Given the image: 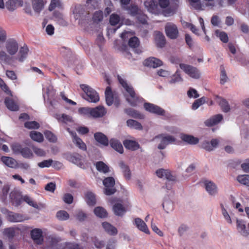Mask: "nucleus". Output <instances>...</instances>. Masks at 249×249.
Listing matches in <instances>:
<instances>
[{"instance_id": "1", "label": "nucleus", "mask_w": 249, "mask_h": 249, "mask_svg": "<svg viewBox=\"0 0 249 249\" xmlns=\"http://www.w3.org/2000/svg\"><path fill=\"white\" fill-rule=\"evenodd\" d=\"M93 0H87L84 7L79 5L75 7L73 13L75 19H79L85 30L91 29L93 25Z\"/></svg>"}, {"instance_id": "2", "label": "nucleus", "mask_w": 249, "mask_h": 249, "mask_svg": "<svg viewBox=\"0 0 249 249\" xmlns=\"http://www.w3.org/2000/svg\"><path fill=\"white\" fill-rule=\"evenodd\" d=\"M118 80L119 83L127 93V94L124 95L126 101L131 106L136 107L142 98L137 95L133 87L128 85L126 81L119 75H118Z\"/></svg>"}, {"instance_id": "3", "label": "nucleus", "mask_w": 249, "mask_h": 249, "mask_svg": "<svg viewBox=\"0 0 249 249\" xmlns=\"http://www.w3.org/2000/svg\"><path fill=\"white\" fill-rule=\"evenodd\" d=\"M103 183L105 186L104 193L107 196H110L114 194L116 192V189L114 187L115 181L112 177L105 178L103 181Z\"/></svg>"}, {"instance_id": "4", "label": "nucleus", "mask_w": 249, "mask_h": 249, "mask_svg": "<svg viewBox=\"0 0 249 249\" xmlns=\"http://www.w3.org/2000/svg\"><path fill=\"white\" fill-rule=\"evenodd\" d=\"M155 138L161 139L160 143L158 146V149L160 150L165 148L168 144L174 143L176 141L174 137L165 134H159L156 136Z\"/></svg>"}, {"instance_id": "5", "label": "nucleus", "mask_w": 249, "mask_h": 249, "mask_svg": "<svg viewBox=\"0 0 249 249\" xmlns=\"http://www.w3.org/2000/svg\"><path fill=\"white\" fill-rule=\"evenodd\" d=\"M119 199L117 197L111 198L109 201L113 205L112 210L116 215L122 216L126 212V209L121 203L117 202Z\"/></svg>"}, {"instance_id": "6", "label": "nucleus", "mask_w": 249, "mask_h": 249, "mask_svg": "<svg viewBox=\"0 0 249 249\" xmlns=\"http://www.w3.org/2000/svg\"><path fill=\"white\" fill-rule=\"evenodd\" d=\"M179 67L181 70L190 77L195 79L199 78L200 73L196 68L185 63H179Z\"/></svg>"}, {"instance_id": "7", "label": "nucleus", "mask_w": 249, "mask_h": 249, "mask_svg": "<svg viewBox=\"0 0 249 249\" xmlns=\"http://www.w3.org/2000/svg\"><path fill=\"white\" fill-rule=\"evenodd\" d=\"M166 36L171 39L178 37V31L177 26L172 23H167L165 27Z\"/></svg>"}, {"instance_id": "8", "label": "nucleus", "mask_w": 249, "mask_h": 249, "mask_svg": "<svg viewBox=\"0 0 249 249\" xmlns=\"http://www.w3.org/2000/svg\"><path fill=\"white\" fill-rule=\"evenodd\" d=\"M5 49L10 55H15L18 49V44L14 39H8L5 43Z\"/></svg>"}, {"instance_id": "9", "label": "nucleus", "mask_w": 249, "mask_h": 249, "mask_svg": "<svg viewBox=\"0 0 249 249\" xmlns=\"http://www.w3.org/2000/svg\"><path fill=\"white\" fill-rule=\"evenodd\" d=\"M144 109L151 113L159 115H164L165 110L160 107L150 103H145L143 105Z\"/></svg>"}, {"instance_id": "10", "label": "nucleus", "mask_w": 249, "mask_h": 249, "mask_svg": "<svg viewBox=\"0 0 249 249\" xmlns=\"http://www.w3.org/2000/svg\"><path fill=\"white\" fill-rule=\"evenodd\" d=\"M80 87L83 90L84 94L83 98L89 102H93V91L92 89L87 85L82 84Z\"/></svg>"}, {"instance_id": "11", "label": "nucleus", "mask_w": 249, "mask_h": 249, "mask_svg": "<svg viewBox=\"0 0 249 249\" xmlns=\"http://www.w3.org/2000/svg\"><path fill=\"white\" fill-rule=\"evenodd\" d=\"M157 176L160 178H165L169 181H175L176 177L173 175L171 172L168 170L160 169L156 172Z\"/></svg>"}, {"instance_id": "12", "label": "nucleus", "mask_w": 249, "mask_h": 249, "mask_svg": "<svg viewBox=\"0 0 249 249\" xmlns=\"http://www.w3.org/2000/svg\"><path fill=\"white\" fill-rule=\"evenodd\" d=\"M67 130L72 136V142L76 145V146L83 150H86L87 147L85 143L77 136L76 133L71 131L70 128H67Z\"/></svg>"}, {"instance_id": "13", "label": "nucleus", "mask_w": 249, "mask_h": 249, "mask_svg": "<svg viewBox=\"0 0 249 249\" xmlns=\"http://www.w3.org/2000/svg\"><path fill=\"white\" fill-rule=\"evenodd\" d=\"M106 102L107 104L110 106L113 103L114 99H116V94L115 91H113L109 86H107L105 92Z\"/></svg>"}, {"instance_id": "14", "label": "nucleus", "mask_w": 249, "mask_h": 249, "mask_svg": "<svg viewBox=\"0 0 249 249\" xmlns=\"http://www.w3.org/2000/svg\"><path fill=\"white\" fill-rule=\"evenodd\" d=\"M10 198L13 204L16 206L20 205L22 201L21 194L17 189H14L11 191Z\"/></svg>"}, {"instance_id": "15", "label": "nucleus", "mask_w": 249, "mask_h": 249, "mask_svg": "<svg viewBox=\"0 0 249 249\" xmlns=\"http://www.w3.org/2000/svg\"><path fill=\"white\" fill-rule=\"evenodd\" d=\"M94 140L99 143V145L107 146L109 144V140L107 137L101 132L94 133Z\"/></svg>"}, {"instance_id": "16", "label": "nucleus", "mask_w": 249, "mask_h": 249, "mask_svg": "<svg viewBox=\"0 0 249 249\" xmlns=\"http://www.w3.org/2000/svg\"><path fill=\"white\" fill-rule=\"evenodd\" d=\"M223 118L222 114H216L206 120L204 122V124L206 126H213L220 122L222 120Z\"/></svg>"}, {"instance_id": "17", "label": "nucleus", "mask_w": 249, "mask_h": 249, "mask_svg": "<svg viewBox=\"0 0 249 249\" xmlns=\"http://www.w3.org/2000/svg\"><path fill=\"white\" fill-rule=\"evenodd\" d=\"M223 118L222 114H216L206 120L204 122V124L206 126H213L220 122L222 120Z\"/></svg>"}, {"instance_id": "18", "label": "nucleus", "mask_w": 249, "mask_h": 249, "mask_svg": "<svg viewBox=\"0 0 249 249\" xmlns=\"http://www.w3.org/2000/svg\"><path fill=\"white\" fill-rule=\"evenodd\" d=\"M223 118L222 114H216L206 120L204 122V124L206 126H213L220 122L222 120Z\"/></svg>"}, {"instance_id": "19", "label": "nucleus", "mask_w": 249, "mask_h": 249, "mask_svg": "<svg viewBox=\"0 0 249 249\" xmlns=\"http://www.w3.org/2000/svg\"><path fill=\"white\" fill-rule=\"evenodd\" d=\"M7 218L9 221L12 222H20L27 219L23 215L12 212H7Z\"/></svg>"}, {"instance_id": "20", "label": "nucleus", "mask_w": 249, "mask_h": 249, "mask_svg": "<svg viewBox=\"0 0 249 249\" xmlns=\"http://www.w3.org/2000/svg\"><path fill=\"white\" fill-rule=\"evenodd\" d=\"M129 46L134 50V51L136 53H140L142 52L141 49L139 48L140 40L136 36H133L131 37L128 42Z\"/></svg>"}, {"instance_id": "21", "label": "nucleus", "mask_w": 249, "mask_h": 249, "mask_svg": "<svg viewBox=\"0 0 249 249\" xmlns=\"http://www.w3.org/2000/svg\"><path fill=\"white\" fill-rule=\"evenodd\" d=\"M147 10L151 13L157 14L158 12V5L154 0H146L144 3Z\"/></svg>"}, {"instance_id": "22", "label": "nucleus", "mask_w": 249, "mask_h": 249, "mask_svg": "<svg viewBox=\"0 0 249 249\" xmlns=\"http://www.w3.org/2000/svg\"><path fill=\"white\" fill-rule=\"evenodd\" d=\"M215 99L223 112H228L230 111L231 109L230 106L226 99L218 95L215 96Z\"/></svg>"}, {"instance_id": "23", "label": "nucleus", "mask_w": 249, "mask_h": 249, "mask_svg": "<svg viewBox=\"0 0 249 249\" xmlns=\"http://www.w3.org/2000/svg\"><path fill=\"white\" fill-rule=\"evenodd\" d=\"M31 235L32 239L38 244L43 242L42 232L41 230L35 229L31 231Z\"/></svg>"}, {"instance_id": "24", "label": "nucleus", "mask_w": 249, "mask_h": 249, "mask_svg": "<svg viewBox=\"0 0 249 249\" xmlns=\"http://www.w3.org/2000/svg\"><path fill=\"white\" fill-rule=\"evenodd\" d=\"M155 41L157 47L162 48L166 43V40L163 34L159 32H156L155 33Z\"/></svg>"}, {"instance_id": "25", "label": "nucleus", "mask_w": 249, "mask_h": 249, "mask_svg": "<svg viewBox=\"0 0 249 249\" xmlns=\"http://www.w3.org/2000/svg\"><path fill=\"white\" fill-rule=\"evenodd\" d=\"M109 143L110 146L114 150L117 151L120 154L123 153V146L121 142L115 138H111L109 141Z\"/></svg>"}, {"instance_id": "26", "label": "nucleus", "mask_w": 249, "mask_h": 249, "mask_svg": "<svg viewBox=\"0 0 249 249\" xmlns=\"http://www.w3.org/2000/svg\"><path fill=\"white\" fill-rule=\"evenodd\" d=\"M28 52L29 49L27 45L20 47L16 57L17 60L20 62L24 61L27 57Z\"/></svg>"}, {"instance_id": "27", "label": "nucleus", "mask_w": 249, "mask_h": 249, "mask_svg": "<svg viewBox=\"0 0 249 249\" xmlns=\"http://www.w3.org/2000/svg\"><path fill=\"white\" fill-rule=\"evenodd\" d=\"M134 224L139 230L145 232V233H149V231L146 224L140 218H136L134 219Z\"/></svg>"}, {"instance_id": "28", "label": "nucleus", "mask_w": 249, "mask_h": 249, "mask_svg": "<svg viewBox=\"0 0 249 249\" xmlns=\"http://www.w3.org/2000/svg\"><path fill=\"white\" fill-rule=\"evenodd\" d=\"M204 186L206 191L211 195H214L217 193V187L215 184L209 180L204 181Z\"/></svg>"}, {"instance_id": "29", "label": "nucleus", "mask_w": 249, "mask_h": 249, "mask_svg": "<svg viewBox=\"0 0 249 249\" xmlns=\"http://www.w3.org/2000/svg\"><path fill=\"white\" fill-rule=\"evenodd\" d=\"M22 0H9L6 3V7L9 11H14L17 7L23 5Z\"/></svg>"}, {"instance_id": "30", "label": "nucleus", "mask_w": 249, "mask_h": 249, "mask_svg": "<svg viewBox=\"0 0 249 249\" xmlns=\"http://www.w3.org/2000/svg\"><path fill=\"white\" fill-rule=\"evenodd\" d=\"M180 139L181 140L190 144H196L198 143L199 139L193 136L181 134Z\"/></svg>"}, {"instance_id": "31", "label": "nucleus", "mask_w": 249, "mask_h": 249, "mask_svg": "<svg viewBox=\"0 0 249 249\" xmlns=\"http://www.w3.org/2000/svg\"><path fill=\"white\" fill-rule=\"evenodd\" d=\"M1 160L10 168H15L18 167L17 161L12 158L3 156L1 158Z\"/></svg>"}, {"instance_id": "32", "label": "nucleus", "mask_w": 249, "mask_h": 249, "mask_svg": "<svg viewBox=\"0 0 249 249\" xmlns=\"http://www.w3.org/2000/svg\"><path fill=\"white\" fill-rule=\"evenodd\" d=\"M102 226L105 231L110 235H115L118 233L117 229L107 222L102 223Z\"/></svg>"}, {"instance_id": "33", "label": "nucleus", "mask_w": 249, "mask_h": 249, "mask_svg": "<svg viewBox=\"0 0 249 249\" xmlns=\"http://www.w3.org/2000/svg\"><path fill=\"white\" fill-rule=\"evenodd\" d=\"M124 147L132 151H135L139 148V143L134 141L126 140L123 142Z\"/></svg>"}, {"instance_id": "34", "label": "nucleus", "mask_w": 249, "mask_h": 249, "mask_svg": "<svg viewBox=\"0 0 249 249\" xmlns=\"http://www.w3.org/2000/svg\"><path fill=\"white\" fill-rule=\"evenodd\" d=\"M7 107L12 111H17L18 110V106L16 102L12 99L7 97L6 98L4 101Z\"/></svg>"}, {"instance_id": "35", "label": "nucleus", "mask_w": 249, "mask_h": 249, "mask_svg": "<svg viewBox=\"0 0 249 249\" xmlns=\"http://www.w3.org/2000/svg\"><path fill=\"white\" fill-rule=\"evenodd\" d=\"M237 227L239 232L243 236H247L249 234V231L246 229V226L244 222L242 220H237Z\"/></svg>"}, {"instance_id": "36", "label": "nucleus", "mask_w": 249, "mask_h": 249, "mask_svg": "<svg viewBox=\"0 0 249 249\" xmlns=\"http://www.w3.org/2000/svg\"><path fill=\"white\" fill-rule=\"evenodd\" d=\"M109 21L111 26H114L119 24L118 28L123 25V22H121L120 17L117 14H112L110 16Z\"/></svg>"}, {"instance_id": "37", "label": "nucleus", "mask_w": 249, "mask_h": 249, "mask_svg": "<svg viewBox=\"0 0 249 249\" xmlns=\"http://www.w3.org/2000/svg\"><path fill=\"white\" fill-rule=\"evenodd\" d=\"M32 4L33 9L37 13L40 12L44 6L43 0H32Z\"/></svg>"}, {"instance_id": "38", "label": "nucleus", "mask_w": 249, "mask_h": 249, "mask_svg": "<svg viewBox=\"0 0 249 249\" xmlns=\"http://www.w3.org/2000/svg\"><path fill=\"white\" fill-rule=\"evenodd\" d=\"M55 118L59 122L64 123L65 124H67L68 123H71L73 122L72 117L65 114H56Z\"/></svg>"}, {"instance_id": "39", "label": "nucleus", "mask_w": 249, "mask_h": 249, "mask_svg": "<svg viewBox=\"0 0 249 249\" xmlns=\"http://www.w3.org/2000/svg\"><path fill=\"white\" fill-rule=\"evenodd\" d=\"M119 166L123 172L125 178L129 180L131 178V172L129 167L124 164L123 161H121L119 163Z\"/></svg>"}, {"instance_id": "40", "label": "nucleus", "mask_w": 249, "mask_h": 249, "mask_svg": "<svg viewBox=\"0 0 249 249\" xmlns=\"http://www.w3.org/2000/svg\"><path fill=\"white\" fill-rule=\"evenodd\" d=\"M30 137L34 141L41 142L44 140L43 135L39 132L32 131L30 133Z\"/></svg>"}, {"instance_id": "41", "label": "nucleus", "mask_w": 249, "mask_h": 249, "mask_svg": "<svg viewBox=\"0 0 249 249\" xmlns=\"http://www.w3.org/2000/svg\"><path fill=\"white\" fill-rule=\"evenodd\" d=\"M107 113V110L102 106L94 107V118L102 117Z\"/></svg>"}, {"instance_id": "42", "label": "nucleus", "mask_w": 249, "mask_h": 249, "mask_svg": "<svg viewBox=\"0 0 249 249\" xmlns=\"http://www.w3.org/2000/svg\"><path fill=\"white\" fill-rule=\"evenodd\" d=\"M129 11V14L132 16H137L141 12L138 6L135 4H131L130 6L124 7Z\"/></svg>"}, {"instance_id": "43", "label": "nucleus", "mask_w": 249, "mask_h": 249, "mask_svg": "<svg viewBox=\"0 0 249 249\" xmlns=\"http://www.w3.org/2000/svg\"><path fill=\"white\" fill-rule=\"evenodd\" d=\"M95 166L98 171L105 174L108 173L109 171L108 166L103 161L97 162Z\"/></svg>"}, {"instance_id": "44", "label": "nucleus", "mask_w": 249, "mask_h": 249, "mask_svg": "<svg viewBox=\"0 0 249 249\" xmlns=\"http://www.w3.org/2000/svg\"><path fill=\"white\" fill-rule=\"evenodd\" d=\"M94 214L100 218H105L107 216V213L106 210L102 207L95 208Z\"/></svg>"}, {"instance_id": "45", "label": "nucleus", "mask_w": 249, "mask_h": 249, "mask_svg": "<svg viewBox=\"0 0 249 249\" xmlns=\"http://www.w3.org/2000/svg\"><path fill=\"white\" fill-rule=\"evenodd\" d=\"M126 124L127 126L131 128L138 130H142V126L141 123L134 120L129 119L126 121Z\"/></svg>"}, {"instance_id": "46", "label": "nucleus", "mask_w": 249, "mask_h": 249, "mask_svg": "<svg viewBox=\"0 0 249 249\" xmlns=\"http://www.w3.org/2000/svg\"><path fill=\"white\" fill-rule=\"evenodd\" d=\"M78 111L79 114L89 117L93 116V108L89 107H80Z\"/></svg>"}, {"instance_id": "47", "label": "nucleus", "mask_w": 249, "mask_h": 249, "mask_svg": "<svg viewBox=\"0 0 249 249\" xmlns=\"http://www.w3.org/2000/svg\"><path fill=\"white\" fill-rule=\"evenodd\" d=\"M183 81L182 78L181 77L180 71L178 70L175 73L173 74L169 80V83L171 84H175Z\"/></svg>"}, {"instance_id": "48", "label": "nucleus", "mask_w": 249, "mask_h": 249, "mask_svg": "<svg viewBox=\"0 0 249 249\" xmlns=\"http://www.w3.org/2000/svg\"><path fill=\"white\" fill-rule=\"evenodd\" d=\"M206 98L205 97H202L196 100L193 103L192 106V109L193 110H196L200 106L202 105L205 103Z\"/></svg>"}, {"instance_id": "49", "label": "nucleus", "mask_w": 249, "mask_h": 249, "mask_svg": "<svg viewBox=\"0 0 249 249\" xmlns=\"http://www.w3.org/2000/svg\"><path fill=\"white\" fill-rule=\"evenodd\" d=\"M24 158L30 159L33 157V153L28 147H23L20 154Z\"/></svg>"}, {"instance_id": "50", "label": "nucleus", "mask_w": 249, "mask_h": 249, "mask_svg": "<svg viewBox=\"0 0 249 249\" xmlns=\"http://www.w3.org/2000/svg\"><path fill=\"white\" fill-rule=\"evenodd\" d=\"M237 180L240 183L249 186V175H239L237 177Z\"/></svg>"}, {"instance_id": "51", "label": "nucleus", "mask_w": 249, "mask_h": 249, "mask_svg": "<svg viewBox=\"0 0 249 249\" xmlns=\"http://www.w3.org/2000/svg\"><path fill=\"white\" fill-rule=\"evenodd\" d=\"M57 218L61 221L66 220L69 218V213L65 211H59L56 213Z\"/></svg>"}, {"instance_id": "52", "label": "nucleus", "mask_w": 249, "mask_h": 249, "mask_svg": "<svg viewBox=\"0 0 249 249\" xmlns=\"http://www.w3.org/2000/svg\"><path fill=\"white\" fill-rule=\"evenodd\" d=\"M56 7L62 8V4L60 0H52L51 3L49 6L48 9L49 11H52Z\"/></svg>"}, {"instance_id": "53", "label": "nucleus", "mask_w": 249, "mask_h": 249, "mask_svg": "<svg viewBox=\"0 0 249 249\" xmlns=\"http://www.w3.org/2000/svg\"><path fill=\"white\" fill-rule=\"evenodd\" d=\"M126 112L130 116L135 118L142 119L143 118V115L142 114L133 109H126Z\"/></svg>"}, {"instance_id": "54", "label": "nucleus", "mask_w": 249, "mask_h": 249, "mask_svg": "<svg viewBox=\"0 0 249 249\" xmlns=\"http://www.w3.org/2000/svg\"><path fill=\"white\" fill-rule=\"evenodd\" d=\"M44 135L46 138L50 142H55L57 141V138L52 132L49 130L44 131Z\"/></svg>"}, {"instance_id": "55", "label": "nucleus", "mask_w": 249, "mask_h": 249, "mask_svg": "<svg viewBox=\"0 0 249 249\" xmlns=\"http://www.w3.org/2000/svg\"><path fill=\"white\" fill-rule=\"evenodd\" d=\"M61 249H81V248L76 243H66L62 245Z\"/></svg>"}, {"instance_id": "56", "label": "nucleus", "mask_w": 249, "mask_h": 249, "mask_svg": "<svg viewBox=\"0 0 249 249\" xmlns=\"http://www.w3.org/2000/svg\"><path fill=\"white\" fill-rule=\"evenodd\" d=\"M220 84L223 85L227 82L228 79L223 65L220 66Z\"/></svg>"}, {"instance_id": "57", "label": "nucleus", "mask_w": 249, "mask_h": 249, "mask_svg": "<svg viewBox=\"0 0 249 249\" xmlns=\"http://www.w3.org/2000/svg\"><path fill=\"white\" fill-rule=\"evenodd\" d=\"M85 200L87 204L90 206H93V195L91 192H88L85 194Z\"/></svg>"}, {"instance_id": "58", "label": "nucleus", "mask_w": 249, "mask_h": 249, "mask_svg": "<svg viewBox=\"0 0 249 249\" xmlns=\"http://www.w3.org/2000/svg\"><path fill=\"white\" fill-rule=\"evenodd\" d=\"M147 18H148L146 15L141 12L137 16V20L142 24H147Z\"/></svg>"}, {"instance_id": "59", "label": "nucleus", "mask_w": 249, "mask_h": 249, "mask_svg": "<svg viewBox=\"0 0 249 249\" xmlns=\"http://www.w3.org/2000/svg\"><path fill=\"white\" fill-rule=\"evenodd\" d=\"M24 126L28 129H37L39 124L36 121L27 122L24 124Z\"/></svg>"}, {"instance_id": "60", "label": "nucleus", "mask_w": 249, "mask_h": 249, "mask_svg": "<svg viewBox=\"0 0 249 249\" xmlns=\"http://www.w3.org/2000/svg\"><path fill=\"white\" fill-rule=\"evenodd\" d=\"M11 148L16 154H20L23 147L18 143H14L11 145Z\"/></svg>"}, {"instance_id": "61", "label": "nucleus", "mask_w": 249, "mask_h": 249, "mask_svg": "<svg viewBox=\"0 0 249 249\" xmlns=\"http://www.w3.org/2000/svg\"><path fill=\"white\" fill-rule=\"evenodd\" d=\"M0 87L2 89L3 91H4L7 94L9 95L12 96V92L11 90L9 89L7 85L5 83V82L2 80V79L0 78Z\"/></svg>"}, {"instance_id": "62", "label": "nucleus", "mask_w": 249, "mask_h": 249, "mask_svg": "<svg viewBox=\"0 0 249 249\" xmlns=\"http://www.w3.org/2000/svg\"><path fill=\"white\" fill-rule=\"evenodd\" d=\"M120 50L125 57L129 58L130 56H131V54L129 51L128 47L125 44H122L120 47Z\"/></svg>"}, {"instance_id": "63", "label": "nucleus", "mask_w": 249, "mask_h": 249, "mask_svg": "<svg viewBox=\"0 0 249 249\" xmlns=\"http://www.w3.org/2000/svg\"><path fill=\"white\" fill-rule=\"evenodd\" d=\"M187 95L188 97L191 98H197L199 96L197 90L193 88H190L187 91Z\"/></svg>"}, {"instance_id": "64", "label": "nucleus", "mask_w": 249, "mask_h": 249, "mask_svg": "<svg viewBox=\"0 0 249 249\" xmlns=\"http://www.w3.org/2000/svg\"><path fill=\"white\" fill-rule=\"evenodd\" d=\"M53 162V160L51 159H49L39 162L37 165L40 168L49 167L52 164Z\"/></svg>"}]
</instances>
